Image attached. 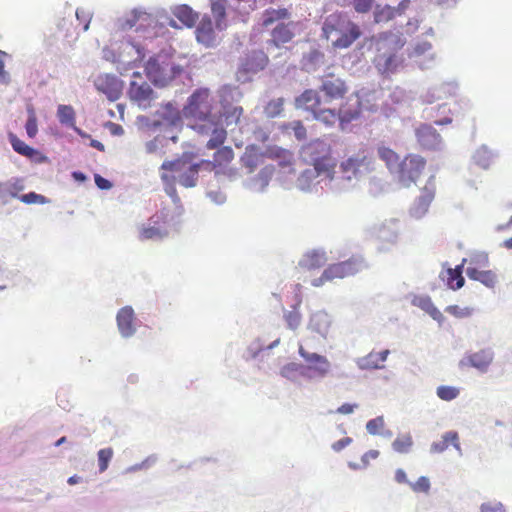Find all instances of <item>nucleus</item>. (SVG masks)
Masks as SVG:
<instances>
[{
	"label": "nucleus",
	"instance_id": "1",
	"mask_svg": "<svg viewBox=\"0 0 512 512\" xmlns=\"http://www.w3.org/2000/svg\"><path fill=\"white\" fill-rule=\"evenodd\" d=\"M212 109L213 98L207 88L195 90L183 109L185 117L193 121L192 128L200 135L210 136L206 144L210 150L221 146L227 138L220 117L213 114Z\"/></svg>",
	"mask_w": 512,
	"mask_h": 512
},
{
	"label": "nucleus",
	"instance_id": "2",
	"mask_svg": "<svg viewBox=\"0 0 512 512\" xmlns=\"http://www.w3.org/2000/svg\"><path fill=\"white\" fill-rule=\"evenodd\" d=\"M362 35L360 26L344 13L327 16L322 26V36L335 50L347 49Z\"/></svg>",
	"mask_w": 512,
	"mask_h": 512
},
{
	"label": "nucleus",
	"instance_id": "3",
	"mask_svg": "<svg viewBox=\"0 0 512 512\" xmlns=\"http://www.w3.org/2000/svg\"><path fill=\"white\" fill-rule=\"evenodd\" d=\"M376 54L373 63L381 74L393 73L397 70L402 60L398 52L405 44V40L393 32L381 33L373 40Z\"/></svg>",
	"mask_w": 512,
	"mask_h": 512
},
{
	"label": "nucleus",
	"instance_id": "4",
	"mask_svg": "<svg viewBox=\"0 0 512 512\" xmlns=\"http://www.w3.org/2000/svg\"><path fill=\"white\" fill-rule=\"evenodd\" d=\"M290 17L291 13L286 8H269L263 12L262 26L264 28L276 24L270 32V45L281 48L292 41L295 36L296 23L290 20Z\"/></svg>",
	"mask_w": 512,
	"mask_h": 512
},
{
	"label": "nucleus",
	"instance_id": "5",
	"mask_svg": "<svg viewBox=\"0 0 512 512\" xmlns=\"http://www.w3.org/2000/svg\"><path fill=\"white\" fill-rule=\"evenodd\" d=\"M302 155L304 160L314 167L317 175L333 177L336 160L328 143L319 139L311 141L302 148Z\"/></svg>",
	"mask_w": 512,
	"mask_h": 512
},
{
	"label": "nucleus",
	"instance_id": "6",
	"mask_svg": "<svg viewBox=\"0 0 512 512\" xmlns=\"http://www.w3.org/2000/svg\"><path fill=\"white\" fill-rule=\"evenodd\" d=\"M147 77L159 86H166L181 72L173 57L167 53H158L150 57L145 65Z\"/></svg>",
	"mask_w": 512,
	"mask_h": 512
},
{
	"label": "nucleus",
	"instance_id": "7",
	"mask_svg": "<svg viewBox=\"0 0 512 512\" xmlns=\"http://www.w3.org/2000/svg\"><path fill=\"white\" fill-rule=\"evenodd\" d=\"M364 267L365 263L360 256H352L348 260L329 265L319 278L313 280L312 285L318 287L328 281L353 276Z\"/></svg>",
	"mask_w": 512,
	"mask_h": 512
},
{
	"label": "nucleus",
	"instance_id": "8",
	"mask_svg": "<svg viewBox=\"0 0 512 512\" xmlns=\"http://www.w3.org/2000/svg\"><path fill=\"white\" fill-rule=\"evenodd\" d=\"M360 113L361 110L359 106L353 109H346L345 105H341L338 111L335 109L320 107L313 114V117L315 120L323 123L328 127L334 126L336 122H339L340 128L344 130L346 125L351 123L353 120H356L360 116Z\"/></svg>",
	"mask_w": 512,
	"mask_h": 512
},
{
	"label": "nucleus",
	"instance_id": "9",
	"mask_svg": "<svg viewBox=\"0 0 512 512\" xmlns=\"http://www.w3.org/2000/svg\"><path fill=\"white\" fill-rule=\"evenodd\" d=\"M426 161L416 154H408L397 165L395 174L398 181L405 187L415 183L424 171Z\"/></svg>",
	"mask_w": 512,
	"mask_h": 512
},
{
	"label": "nucleus",
	"instance_id": "10",
	"mask_svg": "<svg viewBox=\"0 0 512 512\" xmlns=\"http://www.w3.org/2000/svg\"><path fill=\"white\" fill-rule=\"evenodd\" d=\"M299 355L307 363L303 367L301 374L307 378H324L330 371V362L325 357L315 352H309L304 345L300 344L298 348Z\"/></svg>",
	"mask_w": 512,
	"mask_h": 512
},
{
	"label": "nucleus",
	"instance_id": "11",
	"mask_svg": "<svg viewBox=\"0 0 512 512\" xmlns=\"http://www.w3.org/2000/svg\"><path fill=\"white\" fill-rule=\"evenodd\" d=\"M128 88V96L131 101L137 103L140 107L150 106L154 99V91L150 85L143 80L141 73L134 72Z\"/></svg>",
	"mask_w": 512,
	"mask_h": 512
},
{
	"label": "nucleus",
	"instance_id": "12",
	"mask_svg": "<svg viewBox=\"0 0 512 512\" xmlns=\"http://www.w3.org/2000/svg\"><path fill=\"white\" fill-rule=\"evenodd\" d=\"M198 168L196 164H189L184 160L163 162L161 169L180 173L179 182L185 187H194L198 179Z\"/></svg>",
	"mask_w": 512,
	"mask_h": 512
},
{
	"label": "nucleus",
	"instance_id": "13",
	"mask_svg": "<svg viewBox=\"0 0 512 512\" xmlns=\"http://www.w3.org/2000/svg\"><path fill=\"white\" fill-rule=\"evenodd\" d=\"M320 91L328 101H333L344 98L348 92V87L341 78L335 77L333 74H328L324 76L322 80Z\"/></svg>",
	"mask_w": 512,
	"mask_h": 512
},
{
	"label": "nucleus",
	"instance_id": "14",
	"mask_svg": "<svg viewBox=\"0 0 512 512\" xmlns=\"http://www.w3.org/2000/svg\"><path fill=\"white\" fill-rule=\"evenodd\" d=\"M168 235L165 216H154L147 226H143L139 232L141 240H158Z\"/></svg>",
	"mask_w": 512,
	"mask_h": 512
},
{
	"label": "nucleus",
	"instance_id": "15",
	"mask_svg": "<svg viewBox=\"0 0 512 512\" xmlns=\"http://www.w3.org/2000/svg\"><path fill=\"white\" fill-rule=\"evenodd\" d=\"M371 164V157L365 150L359 151L357 154L349 157L341 163V170L343 173L348 174L347 178L356 176L361 167L368 168Z\"/></svg>",
	"mask_w": 512,
	"mask_h": 512
},
{
	"label": "nucleus",
	"instance_id": "16",
	"mask_svg": "<svg viewBox=\"0 0 512 512\" xmlns=\"http://www.w3.org/2000/svg\"><path fill=\"white\" fill-rule=\"evenodd\" d=\"M435 196V187L433 184H426L419 197L416 199L414 206L411 209V213L414 217L420 218L427 211Z\"/></svg>",
	"mask_w": 512,
	"mask_h": 512
},
{
	"label": "nucleus",
	"instance_id": "17",
	"mask_svg": "<svg viewBox=\"0 0 512 512\" xmlns=\"http://www.w3.org/2000/svg\"><path fill=\"white\" fill-rule=\"evenodd\" d=\"M418 143L425 149H435L441 142V137L437 131L428 124H422L416 130Z\"/></svg>",
	"mask_w": 512,
	"mask_h": 512
},
{
	"label": "nucleus",
	"instance_id": "18",
	"mask_svg": "<svg viewBox=\"0 0 512 512\" xmlns=\"http://www.w3.org/2000/svg\"><path fill=\"white\" fill-rule=\"evenodd\" d=\"M97 88L114 101L121 95L122 83L114 76L105 75L98 78Z\"/></svg>",
	"mask_w": 512,
	"mask_h": 512
},
{
	"label": "nucleus",
	"instance_id": "19",
	"mask_svg": "<svg viewBox=\"0 0 512 512\" xmlns=\"http://www.w3.org/2000/svg\"><path fill=\"white\" fill-rule=\"evenodd\" d=\"M134 311L130 306L121 308L117 313V326L123 337H130L135 332Z\"/></svg>",
	"mask_w": 512,
	"mask_h": 512
},
{
	"label": "nucleus",
	"instance_id": "20",
	"mask_svg": "<svg viewBox=\"0 0 512 512\" xmlns=\"http://www.w3.org/2000/svg\"><path fill=\"white\" fill-rule=\"evenodd\" d=\"M295 103L297 108H302L314 114L321 106V99L316 90L308 89L296 98Z\"/></svg>",
	"mask_w": 512,
	"mask_h": 512
},
{
	"label": "nucleus",
	"instance_id": "21",
	"mask_svg": "<svg viewBox=\"0 0 512 512\" xmlns=\"http://www.w3.org/2000/svg\"><path fill=\"white\" fill-rule=\"evenodd\" d=\"M389 353L388 349L380 352L372 351L358 360V366L365 370L381 369L384 367L383 363L386 361Z\"/></svg>",
	"mask_w": 512,
	"mask_h": 512
},
{
	"label": "nucleus",
	"instance_id": "22",
	"mask_svg": "<svg viewBox=\"0 0 512 512\" xmlns=\"http://www.w3.org/2000/svg\"><path fill=\"white\" fill-rule=\"evenodd\" d=\"M465 259L462 264L456 266L455 268H447L444 270L440 277L443 281H445L446 285L452 290H458L464 286L465 280L462 276V269Z\"/></svg>",
	"mask_w": 512,
	"mask_h": 512
},
{
	"label": "nucleus",
	"instance_id": "23",
	"mask_svg": "<svg viewBox=\"0 0 512 512\" xmlns=\"http://www.w3.org/2000/svg\"><path fill=\"white\" fill-rule=\"evenodd\" d=\"M196 39L199 43L210 47L215 43V33L212 21L209 17H204L196 29Z\"/></svg>",
	"mask_w": 512,
	"mask_h": 512
},
{
	"label": "nucleus",
	"instance_id": "24",
	"mask_svg": "<svg viewBox=\"0 0 512 512\" xmlns=\"http://www.w3.org/2000/svg\"><path fill=\"white\" fill-rule=\"evenodd\" d=\"M8 138L13 150L18 154L25 156L29 159H38L39 161L44 159V157L41 155L39 151L27 145L24 141L20 140L15 134L9 133Z\"/></svg>",
	"mask_w": 512,
	"mask_h": 512
},
{
	"label": "nucleus",
	"instance_id": "25",
	"mask_svg": "<svg viewBox=\"0 0 512 512\" xmlns=\"http://www.w3.org/2000/svg\"><path fill=\"white\" fill-rule=\"evenodd\" d=\"M262 156L277 160L281 167L291 166L293 163V153L287 149H283L277 146L268 147Z\"/></svg>",
	"mask_w": 512,
	"mask_h": 512
},
{
	"label": "nucleus",
	"instance_id": "26",
	"mask_svg": "<svg viewBox=\"0 0 512 512\" xmlns=\"http://www.w3.org/2000/svg\"><path fill=\"white\" fill-rule=\"evenodd\" d=\"M24 184L21 178H12L6 182L0 181V200L7 202V197L16 198L23 191Z\"/></svg>",
	"mask_w": 512,
	"mask_h": 512
},
{
	"label": "nucleus",
	"instance_id": "27",
	"mask_svg": "<svg viewBox=\"0 0 512 512\" xmlns=\"http://www.w3.org/2000/svg\"><path fill=\"white\" fill-rule=\"evenodd\" d=\"M466 274L471 280L479 281L487 287H494L497 282L496 274L491 270H480L477 267L469 266Z\"/></svg>",
	"mask_w": 512,
	"mask_h": 512
},
{
	"label": "nucleus",
	"instance_id": "28",
	"mask_svg": "<svg viewBox=\"0 0 512 512\" xmlns=\"http://www.w3.org/2000/svg\"><path fill=\"white\" fill-rule=\"evenodd\" d=\"M242 115L243 108L241 106L222 103V112L217 115V117H220V123L222 125V119H224L226 126H230L237 125Z\"/></svg>",
	"mask_w": 512,
	"mask_h": 512
},
{
	"label": "nucleus",
	"instance_id": "29",
	"mask_svg": "<svg viewBox=\"0 0 512 512\" xmlns=\"http://www.w3.org/2000/svg\"><path fill=\"white\" fill-rule=\"evenodd\" d=\"M157 114L168 125H176L181 120L178 108L172 103L162 105Z\"/></svg>",
	"mask_w": 512,
	"mask_h": 512
},
{
	"label": "nucleus",
	"instance_id": "30",
	"mask_svg": "<svg viewBox=\"0 0 512 512\" xmlns=\"http://www.w3.org/2000/svg\"><path fill=\"white\" fill-rule=\"evenodd\" d=\"M450 445H453L459 449L458 434L453 431L446 432L442 439L438 442H434L431 446L432 452L441 453L445 451Z\"/></svg>",
	"mask_w": 512,
	"mask_h": 512
},
{
	"label": "nucleus",
	"instance_id": "31",
	"mask_svg": "<svg viewBox=\"0 0 512 512\" xmlns=\"http://www.w3.org/2000/svg\"><path fill=\"white\" fill-rule=\"evenodd\" d=\"M174 15L187 27L194 26L198 20V14L187 5L178 6L174 10Z\"/></svg>",
	"mask_w": 512,
	"mask_h": 512
},
{
	"label": "nucleus",
	"instance_id": "32",
	"mask_svg": "<svg viewBox=\"0 0 512 512\" xmlns=\"http://www.w3.org/2000/svg\"><path fill=\"white\" fill-rule=\"evenodd\" d=\"M214 153L212 165L216 167H226L234 158V152L229 146H218Z\"/></svg>",
	"mask_w": 512,
	"mask_h": 512
},
{
	"label": "nucleus",
	"instance_id": "33",
	"mask_svg": "<svg viewBox=\"0 0 512 512\" xmlns=\"http://www.w3.org/2000/svg\"><path fill=\"white\" fill-rule=\"evenodd\" d=\"M379 158L385 162L391 172H395L399 162V155L389 147L380 146L377 150Z\"/></svg>",
	"mask_w": 512,
	"mask_h": 512
},
{
	"label": "nucleus",
	"instance_id": "34",
	"mask_svg": "<svg viewBox=\"0 0 512 512\" xmlns=\"http://www.w3.org/2000/svg\"><path fill=\"white\" fill-rule=\"evenodd\" d=\"M326 262L324 254L318 252L308 253L300 262V266L306 270H313L322 267Z\"/></svg>",
	"mask_w": 512,
	"mask_h": 512
},
{
	"label": "nucleus",
	"instance_id": "35",
	"mask_svg": "<svg viewBox=\"0 0 512 512\" xmlns=\"http://www.w3.org/2000/svg\"><path fill=\"white\" fill-rule=\"evenodd\" d=\"M57 116L61 124L75 128V111L70 105H59Z\"/></svg>",
	"mask_w": 512,
	"mask_h": 512
},
{
	"label": "nucleus",
	"instance_id": "36",
	"mask_svg": "<svg viewBox=\"0 0 512 512\" xmlns=\"http://www.w3.org/2000/svg\"><path fill=\"white\" fill-rule=\"evenodd\" d=\"M492 361V355L486 351H480L469 357L470 364L480 370H485Z\"/></svg>",
	"mask_w": 512,
	"mask_h": 512
},
{
	"label": "nucleus",
	"instance_id": "37",
	"mask_svg": "<svg viewBox=\"0 0 512 512\" xmlns=\"http://www.w3.org/2000/svg\"><path fill=\"white\" fill-rule=\"evenodd\" d=\"M212 13L216 19V26L218 29L222 30L226 27L224 23V19L226 16V6L224 0H216L212 2L211 5Z\"/></svg>",
	"mask_w": 512,
	"mask_h": 512
},
{
	"label": "nucleus",
	"instance_id": "38",
	"mask_svg": "<svg viewBox=\"0 0 512 512\" xmlns=\"http://www.w3.org/2000/svg\"><path fill=\"white\" fill-rule=\"evenodd\" d=\"M413 446V439L410 434L399 435L392 443L393 449L401 454L408 453Z\"/></svg>",
	"mask_w": 512,
	"mask_h": 512
},
{
	"label": "nucleus",
	"instance_id": "39",
	"mask_svg": "<svg viewBox=\"0 0 512 512\" xmlns=\"http://www.w3.org/2000/svg\"><path fill=\"white\" fill-rule=\"evenodd\" d=\"M113 455L114 450L111 447L103 448L98 451L97 459L100 473H103L108 469L109 463L112 460Z\"/></svg>",
	"mask_w": 512,
	"mask_h": 512
},
{
	"label": "nucleus",
	"instance_id": "40",
	"mask_svg": "<svg viewBox=\"0 0 512 512\" xmlns=\"http://www.w3.org/2000/svg\"><path fill=\"white\" fill-rule=\"evenodd\" d=\"M27 122L25 124V129L28 137L34 138L38 133V125H37V116L34 108L29 106L27 108Z\"/></svg>",
	"mask_w": 512,
	"mask_h": 512
},
{
	"label": "nucleus",
	"instance_id": "41",
	"mask_svg": "<svg viewBox=\"0 0 512 512\" xmlns=\"http://www.w3.org/2000/svg\"><path fill=\"white\" fill-rule=\"evenodd\" d=\"M124 51H127L128 53L134 52L136 54L133 60L127 61V63L132 67H137L143 61L146 55L144 49L140 45L134 43L126 44Z\"/></svg>",
	"mask_w": 512,
	"mask_h": 512
},
{
	"label": "nucleus",
	"instance_id": "42",
	"mask_svg": "<svg viewBox=\"0 0 512 512\" xmlns=\"http://www.w3.org/2000/svg\"><path fill=\"white\" fill-rule=\"evenodd\" d=\"M436 394L443 401H452L459 396L460 391L457 387L442 385L437 387Z\"/></svg>",
	"mask_w": 512,
	"mask_h": 512
},
{
	"label": "nucleus",
	"instance_id": "43",
	"mask_svg": "<svg viewBox=\"0 0 512 512\" xmlns=\"http://www.w3.org/2000/svg\"><path fill=\"white\" fill-rule=\"evenodd\" d=\"M396 16V10L393 7L385 6L374 12V21L376 23L387 22Z\"/></svg>",
	"mask_w": 512,
	"mask_h": 512
},
{
	"label": "nucleus",
	"instance_id": "44",
	"mask_svg": "<svg viewBox=\"0 0 512 512\" xmlns=\"http://www.w3.org/2000/svg\"><path fill=\"white\" fill-rule=\"evenodd\" d=\"M9 58V54L0 50V84L9 85L11 83L10 73L5 70V62Z\"/></svg>",
	"mask_w": 512,
	"mask_h": 512
},
{
	"label": "nucleus",
	"instance_id": "45",
	"mask_svg": "<svg viewBox=\"0 0 512 512\" xmlns=\"http://www.w3.org/2000/svg\"><path fill=\"white\" fill-rule=\"evenodd\" d=\"M283 110V99H273L265 106V113L269 117L278 116Z\"/></svg>",
	"mask_w": 512,
	"mask_h": 512
},
{
	"label": "nucleus",
	"instance_id": "46",
	"mask_svg": "<svg viewBox=\"0 0 512 512\" xmlns=\"http://www.w3.org/2000/svg\"><path fill=\"white\" fill-rule=\"evenodd\" d=\"M285 321L290 329H297L301 323V315L295 306L292 311L284 314Z\"/></svg>",
	"mask_w": 512,
	"mask_h": 512
},
{
	"label": "nucleus",
	"instance_id": "47",
	"mask_svg": "<svg viewBox=\"0 0 512 512\" xmlns=\"http://www.w3.org/2000/svg\"><path fill=\"white\" fill-rule=\"evenodd\" d=\"M411 489L416 493H428L430 490V481L427 477L421 476L416 482L410 484Z\"/></svg>",
	"mask_w": 512,
	"mask_h": 512
},
{
	"label": "nucleus",
	"instance_id": "48",
	"mask_svg": "<svg viewBox=\"0 0 512 512\" xmlns=\"http://www.w3.org/2000/svg\"><path fill=\"white\" fill-rule=\"evenodd\" d=\"M303 371V367L297 363H294V362H291V363H288L286 365H284L282 368H281V371H280V374L281 376L285 377V378H291L293 377L296 373H300Z\"/></svg>",
	"mask_w": 512,
	"mask_h": 512
},
{
	"label": "nucleus",
	"instance_id": "49",
	"mask_svg": "<svg viewBox=\"0 0 512 512\" xmlns=\"http://www.w3.org/2000/svg\"><path fill=\"white\" fill-rule=\"evenodd\" d=\"M76 18L79 21V23L83 26V30L87 31L92 18L90 11L85 8H78L76 10Z\"/></svg>",
	"mask_w": 512,
	"mask_h": 512
},
{
	"label": "nucleus",
	"instance_id": "50",
	"mask_svg": "<svg viewBox=\"0 0 512 512\" xmlns=\"http://www.w3.org/2000/svg\"><path fill=\"white\" fill-rule=\"evenodd\" d=\"M480 512H506V509L499 501H487L481 504Z\"/></svg>",
	"mask_w": 512,
	"mask_h": 512
},
{
	"label": "nucleus",
	"instance_id": "51",
	"mask_svg": "<svg viewBox=\"0 0 512 512\" xmlns=\"http://www.w3.org/2000/svg\"><path fill=\"white\" fill-rule=\"evenodd\" d=\"M20 201H22L25 204H34V203H40L43 204L46 202V198L43 195L37 194L35 192H30L27 194H24L22 196L18 197Z\"/></svg>",
	"mask_w": 512,
	"mask_h": 512
},
{
	"label": "nucleus",
	"instance_id": "52",
	"mask_svg": "<svg viewBox=\"0 0 512 512\" xmlns=\"http://www.w3.org/2000/svg\"><path fill=\"white\" fill-rule=\"evenodd\" d=\"M374 4V0H353L352 5L357 13H367L369 12Z\"/></svg>",
	"mask_w": 512,
	"mask_h": 512
},
{
	"label": "nucleus",
	"instance_id": "53",
	"mask_svg": "<svg viewBox=\"0 0 512 512\" xmlns=\"http://www.w3.org/2000/svg\"><path fill=\"white\" fill-rule=\"evenodd\" d=\"M423 307L427 310V312L432 316L433 319L441 321L443 319L442 313L433 305L431 299L426 297L422 299Z\"/></svg>",
	"mask_w": 512,
	"mask_h": 512
},
{
	"label": "nucleus",
	"instance_id": "54",
	"mask_svg": "<svg viewBox=\"0 0 512 512\" xmlns=\"http://www.w3.org/2000/svg\"><path fill=\"white\" fill-rule=\"evenodd\" d=\"M383 427L384 420L382 417L371 419L366 424L367 431L372 435L378 434Z\"/></svg>",
	"mask_w": 512,
	"mask_h": 512
},
{
	"label": "nucleus",
	"instance_id": "55",
	"mask_svg": "<svg viewBox=\"0 0 512 512\" xmlns=\"http://www.w3.org/2000/svg\"><path fill=\"white\" fill-rule=\"evenodd\" d=\"M291 129L294 132L295 137L302 141L307 137V131L301 121H294L291 123Z\"/></svg>",
	"mask_w": 512,
	"mask_h": 512
},
{
	"label": "nucleus",
	"instance_id": "56",
	"mask_svg": "<svg viewBox=\"0 0 512 512\" xmlns=\"http://www.w3.org/2000/svg\"><path fill=\"white\" fill-rule=\"evenodd\" d=\"M352 442L350 437H344L332 444V449L336 452L341 451Z\"/></svg>",
	"mask_w": 512,
	"mask_h": 512
},
{
	"label": "nucleus",
	"instance_id": "57",
	"mask_svg": "<svg viewBox=\"0 0 512 512\" xmlns=\"http://www.w3.org/2000/svg\"><path fill=\"white\" fill-rule=\"evenodd\" d=\"M95 183H96L97 187L102 190H108L112 187V184L109 180L103 178L102 176H100L98 174L95 175Z\"/></svg>",
	"mask_w": 512,
	"mask_h": 512
},
{
	"label": "nucleus",
	"instance_id": "58",
	"mask_svg": "<svg viewBox=\"0 0 512 512\" xmlns=\"http://www.w3.org/2000/svg\"><path fill=\"white\" fill-rule=\"evenodd\" d=\"M356 407H357L356 404L345 403V404L341 405L340 407H338L337 413H339V414H351V413H353V411H354V409Z\"/></svg>",
	"mask_w": 512,
	"mask_h": 512
},
{
	"label": "nucleus",
	"instance_id": "59",
	"mask_svg": "<svg viewBox=\"0 0 512 512\" xmlns=\"http://www.w3.org/2000/svg\"><path fill=\"white\" fill-rule=\"evenodd\" d=\"M395 480L396 482L402 484V483H408L407 475L403 469H397L395 471Z\"/></svg>",
	"mask_w": 512,
	"mask_h": 512
},
{
	"label": "nucleus",
	"instance_id": "60",
	"mask_svg": "<svg viewBox=\"0 0 512 512\" xmlns=\"http://www.w3.org/2000/svg\"><path fill=\"white\" fill-rule=\"evenodd\" d=\"M378 456H379V451H377V450H369L368 452H366L363 455L362 461L364 463H368L370 459H376Z\"/></svg>",
	"mask_w": 512,
	"mask_h": 512
},
{
	"label": "nucleus",
	"instance_id": "61",
	"mask_svg": "<svg viewBox=\"0 0 512 512\" xmlns=\"http://www.w3.org/2000/svg\"><path fill=\"white\" fill-rule=\"evenodd\" d=\"M409 4H410V0H402L399 3L398 7L395 8L396 14H399V15L402 14L404 12V10L409 6Z\"/></svg>",
	"mask_w": 512,
	"mask_h": 512
},
{
	"label": "nucleus",
	"instance_id": "62",
	"mask_svg": "<svg viewBox=\"0 0 512 512\" xmlns=\"http://www.w3.org/2000/svg\"><path fill=\"white\" fill-rule=\"evenodd\" d=\"M157 149L156 140L150 141L146 144V150L148 153H154Z\"/></svg>",
	"mask_w": 512,
	"mask_h": 512
},
{
	"label": "nucleus",
	"instance_id": "63",
	"mask_svg": "<svg viewBox=\"0 0 512 512\" xmlns=\"http://www.w3.org/2000/svg\"><path fill=\"white\" fill-rule=\"evenodd\" d=\"M446 311L450 314H453L455 316L459 315V307L457 305L448 306L446 308Z\"/></svg>",
	"mask_w": 512,
	"mask_h": 512
},
{
	"label": "nucleus",
	"instance_id": "64",
	"mask_svg": "<svg viewBox=\"0 0 512 512\" xmlns=\"http://www.w3.org/2000/svg\"><path fill=\"white\" fill-rule=\"evenodd\" d=\"M310 57L312 59L318 60V59H322L324 57V55L320 51H318V50H313L310 53Z\"/></svg>",
	"mask_w": 512,
	"mask_h": 512
}]
</instances>
